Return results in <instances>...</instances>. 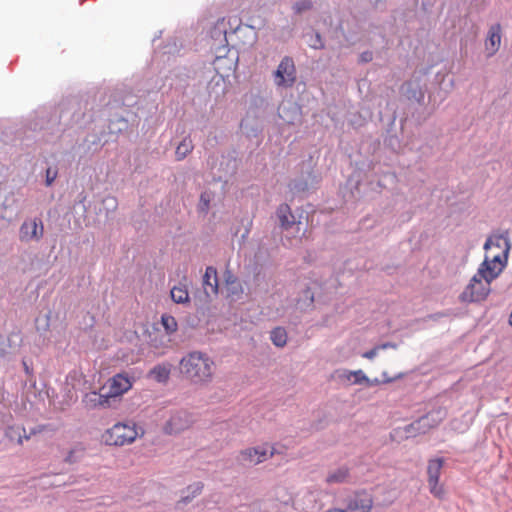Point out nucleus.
<instances>
[{
  "label": "nucleus",
  "mask_w": 512,
  "mask_h": 512,
  "mask_svg": "<svg viewBox=\"0 0 512 512\" xmlns=\"http://www.w3.org/2000/svg\"><path fill=\"white\" fill-rule=\"evenodd\" d=\"M509 248L508 241L503 236L487 239L484 245L485 259L460 294L461 302H481L488 297L492 281L500 275L506 265Z\"/></svg>",
  "instance_id": "obj_1"
},
{
  "label": "nucleus",
  "mask_w": 512,
  "mask_h": 512,
  "mask_svg": "<svg viewBox=\"0 0 512 512\" xmlns=\"http://www.w3.org/2000/svg\"><path fill=\"white\" fill-rule=\"evenodd\" d=\"M179 368L181 374L191 383L204 385L214 377L215 362L205 352L192 351L182 357Z\"/></svg>",
  "instance_id": "obj_2"
},
{
  "label": "nucleus",
  "mask_w": 512,
  "mask_h": 512,
  "mask_svg": "<svg viewBox=\"0 0 512 512\" xmlns=\"http://www.w3.org/2000/svg\"><path fill=\"white\" fill-rule=\"evenodd\" d=\"M446 417L447 410L439 407L411 423L406 431L413 436L425 434L431 429L438 427Z\"/></svg>",
  "instance_id": "obj_3"
},
{
  "label": "nucleus",
  "mask_w": 512,
  "mask_h": 512,
  "mask_svg": "<svg viewBox=\"0 0 512 512\" xmlns=\"http://www.w3.org/2000/svg\"><path fill=\"white\" fill-rule=\"evenodd\" d=\"M296 81V67L291 57H284L274 72V82L278 87H291Z\"/></svg>",
  "instance_id": "obj_4"
},
{
  "label": "nucleus",
  "mask_w": 512,
  "mask_h": 512,
  "mask_svg": "<svg viewBox=\"0 0 512 512\" xmlns=\"http://www.w3.org/2000/svg\"><path fill=\"white\" fill-rule=\"evenodd\" d=\"M443 465L444 460L442 458H436L429 460L427 467L428 485L430 493L438 499L444 498L445 495L444 487L439 483V478L441 475Z\"/></svg>",
  "instance_id": "obj_5"
},
{
  "label": "nucleus",
  "mask_w": 512,
  "mask_h": 512,
  "mask_svg": "<svg viewBox=\"0 0 512 512\" xmlns=\"http://www.w3.org/2000/svg\"><path fill=\"white\" fill-rule=\"evenodd\" d=\"M104 391L112 406L128 391V376L119 373L107 381L101 388Z\"/></svg>",
  "instance_id": "obj_6"
},
{
  "label": "nucleus",
  "mask_w": 512,
  "mask_h": 512,
  "mask_svg": "<svg viewBox=\"0 0 512 512\" xmlns=\"http://www.w3.org/2000/svg\"><path fill=\"white\" fill-rule=\"evenodd\" d=\"M274 455V448L268 445L250 447L242 450L239 454V462L243 465H257Z\"/></svg>",
  "instance_id": "obj_7"
},
{
  "label": "nucleus",
  "mask_w": 512,
  "mask_h": 512,
  "mask_svg": "<svg viewBox=\"0 0 512 512\" xmlns=\"http://www.w3.org/2000/svg\"><path fill=\"white\" fill-rule=\"evenodd\" d=\"M193 424L192 415L186 411H178L171 415L163 427L168 435L178 434L189 429Z\"/></svg>",
  "instance_id": "obj_8"
},
{
  "label": "nucleus",
  "mask_w": 512,
  "mask_h": 512,
  "mask_svg": "<svg viewBox=\"0 0 512 512\" xmlns=\"http://www.w3.org/2000/svg\"><path fill=\"white\" fill-rule=\"evenodd\" d=\"M44 235V225L40 218L26 220L22 223L19 238L22 242L39 241Z\"/></svg>",
  "instance_id": "obj_9"
},
{
  "label": "nucleus",
  "mask_w": 512,
  "mask_h": 512,
  "mask_svg": "<svg viewBox=\"0 0 512 512\" xmlns=\"http://www.w3.org/2000/svg\"><path fill=\"white\" fill-rule=\"evenodd\" d=\"M373 501L369 494L365 492L355 493L348 499L344 512H370Z\"/></svg>",
  "instance_id": "obj_10"
},
{
  "label": "nucleus",
  "mask_w": 512,
  "mask_h": 512,
  "mask_svg": "<svg viewBox=\"0 0 512 512\" xmlns=\"http://www.w3.org/2000/svg\"><path fill=\"white\" fill-rule=\"evenodd\" d=\"M127 425L125 423H117L112 428L108 429L104 435L103 440L107 445L121 446L127 441Z\"/></svg>",
  "instance_id": "obj_11"
},
{
  "label": "nucleus",
  "mask_w": 512,
  "mask_h": 512,
  "mask_svg": "<svg viewBox=\"0 0 512 512\" xmlns=\"http://www.w3.org/2000/svg\"><path fill=\"white\" fill-rule=\"evenodd\" d=\"M501 44V25L493 24L488 31L485 39V49L487 56H493L500 48Z\"/></svg>",
  "instance_id": "obj_12"
},
{
  "label": "nucleus",
  "mask_w": 512,
  "mask_h": 512,
  "mask_svg": "<svg viewBox=\"0 0 512 512\" xmlns=\"http://www.w3.org/2000/svg\"><path fill=\"white\" fill-rule=\"evenodd\" d=\"M84 406L88 409H95L98 407H112L104 391L97 393L95 391L86 393L82 399Z\"/></svg>",
  "instance_id": "obj_13"
},
{
  "label": "nucleus",
  "mask_w": 512,
  "mask_h": 512,
  "mask_svg": "<svg viewBox=\"0 0 512 512\" xmlns=\"http://www.w3.org/2000/svg\"><path fill=\"white\" fill-rule=\"evenodd\" d=\"M203 288L207 295L217 294L218 278L217 271L214 267H207L203 276Z\"/></svg>",
  "instance_id": "obj_14"
},
{
  "label": "nucleus",
  "mask_w": 512,
  "mask_h": 512,
  "mask_svg": "<svg viewBox=\"0 0 512 512\" xmlns=\"http://www.w3.org/2000/svg\"><path fill=\"white\" fill-rule=\"evenodd\" d=\"M170 296L176 304H187L190 302V296L185 284L175 285L170 290Z\"/></svg>",
  "instance_id": "obj_15"
},
{
  "label": "nucleus",
  "mask_w": 512,
  "mask_h": 512,
  "mask_svg": "<svg viewBox=\"0 0 512 512\" xmlns=\"http://www.w3.org/2000/svg\"><path fill=\"white\" fill-rule=\"evenodd\" d=\"M277 215L281 222V226L288 229L294 224V215L291 212L289 205L281 204L277 209Z\"/></svg>",
  "instance_id": "obj_16"
},
{
  "label": "nucleus",
  "mask_w": 512,
  "mask_h": 512,
  "mask_svg": "<svg viewBox=\"0 0 512 512\" xmlns=\"http://www.w3.org/2000/svg\"><path fill=\"white\" fill-rule=\"evenodd\" d=\"M171 373L170 364H162L155 366L150 371V376L157 382H166L169 379Z\"/></svg>",
  "instance_id": "obj_17"
},
{
  "label": "nucleus",
  "mask_w": 512,
  "mask_h": 512,
  "mask_svg": "<svg viewBox=\"0 0 512 512\" xmlns=\"http://www.w3.org/2000/svg\"><path fill=\"white\" fill-rule=\"evenodd\" d=\"M193 143L190 137H185L175 150V157L178 161L183 160L193 150Z\"/></svg>",
  "instance_id": "obj_18"
},
{
  "label": "nucleus",
  "mask_w": 512,
  "mask_h": 512,
  "mask_svg": "<svg viewBox=\"0 0 512 512\" xmlns=\"http://www.w3.org/2000/svg\"><path fill=\"white\" fill-rule=\"evenodd\" d=\"M272 343L277 347H284L287 343V332L283 327H276L270 333Z\"/></svg>",
  "instance_id": "obj_19"
},
{
  "label": "nucleus",
  "mask_w": 512,
  "mask_h": 512,
  "mask_svg": "<svg viewBox=\"0 0 512 512\" xmlns=\"http://www.w3.org/2000/svg\"><path fill=\"white\" fill-rule=\"evenodd\" d=\"M161 324L168 335H171L178 330V323L172 315L163 314L161 316Z\"/></svg>",
  "instance_id": "obj_20"
},
{
  "label": "nucleus",
  "mask_w": 512,
  "mask_h": 512,
  "mask_svg": "<svg viewBox=\"0 0 512 512\" xmlns=\"http://www.w3.org/2000/svg\"><path fill=\"white\" fill-rule=\"evenodd\" d=\"M347 477H348V469L339 468L327 476V482L328 483H341V482H344L347 479Z\"/></svg>",
  "instance_id": "obj_21"
},
{
  "label": "nucleus",
  "mask_w": 512,
  "mask_h": 512,
  "mask_svg": "<svg viewBox=\"0 0 512 512\" xmlns=\"http://www.w3.org/2000/svg\"><path fill=\"white\" fill-rule=\"evenodd\" d=\"M387 347H395V345H393L391 343H386L381 346H376V347L372 348L371 350L365 352L362 356L367 359H373L374 357H376V355L378 354V351L380 349H385Z\"/></svg>",
  "instance_id": "obj_22"
},
{
  "label": "nucleus",
  "mask_w": 512,
  "mask_h": 512,
  "mask_svg": "<svg viewBox=\"0 0 512 512\" xmlns=\"http://www.w3.org/2000/svg\"><path fill=\"white\" fill-rule=\"evenodd\" d=\"M44 430H45V426H44V425H40V426H37L36 428H33V429L31 430V432H30V434H29V435H24V436H22V435H21V433L18 431V432H17V435H18V440H17V442H18V444H20V445H21V444H23V440H24V439H25V440H29L31 435H35V434H37V433H41V432H43Z\"/></svg>",
  "instance_id": "obj_23"
},
{
  "label": "nucleus",
  "mask_w": 512,
  "mask_h": 512,
  "mask_svg": "<svg viewBox=\"0 0 512 512\" xmlns=\"http://www.w3.org/2000/svg\"><path fill=\"white\" fill-rule=\"evenodd\" d=\"M211 201V195L209 192H203L200 195V203L199 207L202 211H207L209 209V204Z\"/></svg>",
  "instance_id": "obj_24"
},
{
  "label": "nucleus",
  "mask_w": 512,
  "mask_h": 512,
  "mask_svg": "<svg viewBox=\"0 0 512 512\" xmlns=\"http://www.w3.org/2000/svg\"><path fill=\"white\" fill-rule=\"evenodd\" d=\"M353 383L354 384H361L363 382H369V379L366 377V375L363 373L362 370L353 371Z\"/></svg>",
  "instance_id": "obj_25"
},
{
  "label": "nucleus",
  "mask_w": 512,
  "mask_h": 512,
  "mask_svg": "<svg viewBox=\"0 0 512 512\" xmlns=\"http://www.w3.org/2000/svg\"><path fill=\"white\" fill-rule=\"evenodd\" d=\"M130 430L133 431V435L130 434V443L133 442L136 438L142 437L145 433L144 429L141 426H137L136 424H134L132 428L130 427Z\"/></svg>",
  "instance_id": "obj_26"
},
{
  "label": "nucleus",
  "mask_w": 512,
  "mask_h": 512,
  "mask_svg": "<svg viewBox=\"0 0 512 512\" xmlns=\"http://www.w3.org/2000/svg\"><path fill=\"white\" fill-rule=\"evenodd\" d=\"M57 177V171L53 170L52 168H48L46 170V184L47 186H50L55 178Z\"/></svg>",
  "instance_id": "obj_27"
},
{
  "label": "nucleus",
  "mask_w": 512,
  "mask_h": 512,
  "mask_svg": "<svg viewBox=\"0 0 512 512\" xmlns=\"http://www.w3.org/2000/svg\"><path fill=\"white\" fill-rule=\"evenodd\" d=\"M312 7V3L310 1H302L295 4V10L297 12H302L304 10H308Z\"/></svg>",
  "instance_id": "obj_28"
},
{
  "label": "nucleus",
  "mask_w": 512,
  "mask_h": 512,
  "mask_svg": "<svg viewBox=\"0 0 512 512\" xmlns=\"http://www.w3.org/2000/svg\"><path fill=\"white\" fill-rule=\"evenodd\" d=\"M351 373H353V371L343 370L341 372V374L339 375V377L342 378V379H345L347 381H352L353 382V380H352L353 379V377H352L353 374H351Z\"/></svg>",
  "instance_id": "obj_29"
},
{
  "label": "nucleus",
  "mask_w": 512,
  "mask_h": 512,
  "mask_svg": "<svg viewBox=\"0 0 512 512\" xmlns=\"http://www.w3.org/2000/svg\"><path fill=\"white\" fill-rule=\"evenodd\" d=\"M315 38H316V42H315V43H313V44H311V46H312L313 48H315V49H321V48H323V47H324V45H323V43H322V41H321V38H320V35H319L318 33L315 35Z\"/></svg>",
  "instance_id": "obj_30"
},
{
  "label": "nucleus",
  "mask_w": 512,
  "mask_h": 512,
  "mask_svg": "<svg viewBox=\"0 0 512 512\" xmlns=\"http://www.w3.org/2000/svg\"><path fill=\"white\" fill-rule=\"evenodd\" d=\"M361 60L364 62H368L372 60V53L371 52H364L361 54Z\"/></svg>",
  "instance_id": "obj_31"
},
{
  "label": "nucleus",
  "mask_w": 512,
  "mask_h": 512,
  "mask_svg": "<svg viewBox=\"0 0 512 512\" xmlns=\"http://www.w3.org/2000/svg\"><path fill=\"white\" fill-rule=\"evenodd\" d=\"M202 488H203L202 484H200V483L196 484V486H195V488H194V490H193V497H194L195 495L200 494V492H201Z\"/></svg>",
  "instance_id": "obj_32"
},
{
  "label": "nucleus",
  "mask_w": 512,
  "mask_h": 512,
  "mask_svg": "<svg viewBox=\"0 0 512 512\" xmlns=\"http://www.w3.org/2000/svg\"><path fill=\"white\" fill-rule=\"evenodd\" d=\"M367 383H368L369 385H373V384H378V383H380V381H379L378 379H374L373 381H370V380H369V382H367Z\"/></svg>",
  "instance_id": "obj_33"
},
{
  "label": "nucleus",
  "mask_w": 512,
  "mask_h": 512,
  "mask_svg": "<svg viewBox=\"0 0 512 512\" xmlns=\"http://www.w3.org/2000/svg\"><path fill=\"white\" fill-rule=\"evenodd\" d=\"M12 432H15V428H14V427H9V431H8V433H7V434H8L10 437H12V436H11V434H10V433H12Z\"/></svg>",
  "instance_id": "obj_34"
},
{
  "label": "nucleus",
  "mask_w": 512,
  "mask_h": 512,
  "mask_svg": "<svg viewBox=\"0 0 512 512\" xmlns=\"http://www.w3.org/2000/svg\"><path fill=\"white\" fill-rule=\"evenodd\" d=\"M72 454H73V451H71L67 457V461L71 462L72 461Z\"/></svg>",
  "instance_id": "obj_35"
},
{
  "label": "nucleus",
  "mask_w": 512,
  "mask_h": 512,
  "mask_svg": "<svg viewBox=\"0 0 512 512\" xmlns=\"http://www.w3.org/2000/svg\"><path fill=\"white\" fill-rule=\"evenodd\" d=\"M393 379L389 378V379H386L384 380V382L388 383V382H391Z\"/></svg>",
  "instance_id": "obj_36"
}]
</instances>
